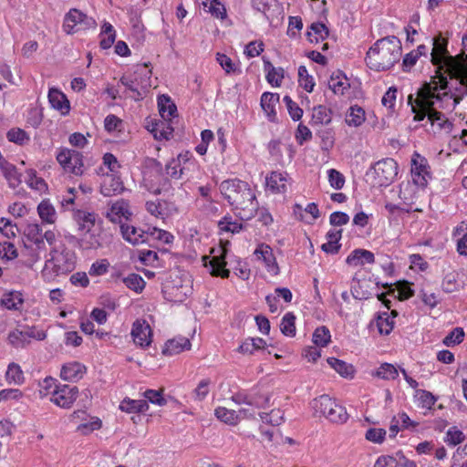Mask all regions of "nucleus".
Masks as SVG:
<instances>
[{
    "instance_id": "ddd939ff",
    "label": "nucleus",
    "mask_w": 467,
    "mask_h": 467,
    "mask_svg": "<svg viewBox=\"0 0 467 467\" xmlns=\"http://www.w3.org/2000/svg\"><path fill=\"white\" fill-rule=\"evenodd\" d=\"M429 169L427 160L418 152H414L411 159V175L415 184L420 187L426 186L428 178L431 177Z\"/></svg>"
},
{
    "instance_id": "e433bc0d",
    "label": "nucleus",
    "mask_w": 467,
    "mask_h": 467,
    "mask_svg": "<svg viewBox=\"0 0 467 467\" xmlns=\"http://www.w3.org/2000/svg\"><path fill=\"white\" fill-rule=\"evenodd\" d=\"M231 400L236 404H247L256 408H264L269 403V398L265 397L264 401L255 400L252 396L244 392H237L232 396Z\"/></svg>"
},
{
    "instance_id": "774afa93",
    "label": "nucleus",
    "mask_w": 467,
    "mask_h": 467,
    "mask_svg": "<svg viewBox=\"0 0 467 467\" xmlns=\"http://www.w3.org/2000/svg\"><path fill=\"white\" fill-rule=\"evenodd\" d=\"M366 439L369 441L375 442V443H381L383 442L385 436H386V431L384 429H376V428H370L366 432Z\"/></svg>"
},
{
    "instance_id": "c85d7f7f",
    "label": "nucleus",
    "mask_w": 467,
    "mask_h": 467,
    "mask_svg": "<svg viewBox=\"0 0 467 467\" xmlns=\"http://www.w3.org/2000/svg\"><path fill=\"white\" fill-rule=\"evenodd\" d=\"M37 213L43 223L53 224L57 219L55 207L49 200H43L37 206Z\"/></svg>"
},
{
    "instance_id": "f8f14e48",
    "label": "nucleus",
    "mask_w": 467,
    "mask_h": 467,
    "mask_svg": "<svg viewBox=\"0 0 467 467\" xmlns=\"http://www.w3.org/2000/svg\"><path fill=\"white\" fill-rule=\"evenodd\" d=\"M78 394L77 387L61 385L53 390L50 400L60 408L68 409L77 400Z\"/></svg>"
},
{
    "instance_id": "de8ad7c7",
    "label": "nucleus",
    "mask_w": 467,
    "mask_h": 467,
    "mask_svg": "<svg viewBox=\"0 0 467 467\" xmlns=\"http://www.w3.org/2000/svg\"><path fill=\"white\" fill-rule=\"evenodd\" d=\"M265 68L267 70V81L273 86H280L283 78L282 68H275L270 62H265Z\"/></svg>"
},
{
    "instance_id": "7ed1b4c3",
    "label": "nucleus",
    "mask_w": 467,
    "mask_h": 467,
    "mask_svg": "<svg viewBox=\"0 0 467 467\" xmlns=\"http://www.w3.org/2000/svg\"><path fill=\"white\" fill-rule=\"evenodd\" d=\"M96 218V213L84 210H77L73 213V221L77 228V243L83 250H97L109 247L112 244V234L97 226Z\"/></svg>"
},
{
    "instance_id": "6e6552de",
    "label": "nucleus",
    "mask_w": 467,
    "mask_h": 467,
    "mask_svg": "<svg viewBox=\"0 0 467 467\" xmlns=\"http://www.w3.org/2000/svg\"><path fill=\"white\" fill-rule=\"evenodd\" d=\"M372 170L374 186H388L398 175V164L392 158L379 161L374 164Z\"/></svg>"
},
{
    "instance_id": "39448f33",
    "label": "nucleus",
    "mask_w": 467,
    "mask_h": 467,
    "mask_svg": "<svg viewBox=\"0 0 467 467\" xmlns=\"http://www.w3.org/2000/svg\"><path fill=\"white\" fill-rule=\"evenodd\" d=\"M401 57L400 40L389 36L377 40L367 52L366 64L375 71H384L391 68Z\"/></svg>"
},
{
    "instance_id": "72a5a7b5",
    "label": "nucleus",
    "mask_w": 467,
    "mask_h": 467,
    "mask_svg": "<svg viewBox=\"0 0 467 467\" xmlns=\"http://www.w3.org/2000/svg\"><path fill=\"white\" fill-rule=\"evenodd\" d=\"M329 35L328 28L323 23H313L310 26V30L307 32V39L311 43H318L325 40Z\"/></svg>"
},
{
    "instance_id": "c756f323",
    "label": "nucleus",
    "mask_w": 467,
    "mask_h": 467,
    "mask_svg": "<svg viewBox=\"0 0 467 467\" xmlns=\"http://www.w3.org/2000/svg\"><path fill=\"white\" fill-rule=\"evenodd\" d=\"M25 234L29 241L33 242L36 245L37 250H45L43 233L40 224L36 223H28L25 229Z\"/></svg>"
},
{
    "instance_id": "ea45409f",
    "label": "nucleus",
    "mask_w": 467,
    "mask_h": 467,
    "mask_svg": "<svg viewBox=\"0 0 467 467\" xmlns=\"http://www.w3.org/2000/svg\"><path fill=\"white\" fill-rule=\"evenodd\" d=\"M26 184L33 190L43 192L47 189V185L46 182L36 176V171L35 170L29 169L26 171Z\"/></svg>"
},
{
    "instance_id": "c03bdc74",
    "label": "nucleus",
    "mask_w": 467,
    "mask_h": 467,
    "mask_svg": "<svg viewBox=\"0 0 467 467\" xmlns=\"http://www.w3.org/2000/svg\"><path fill=\"white\" fill-rule=\"evenodd\" d=\"M296 317L293 313H286L281 321L280 330L286 337H294L296 335Z\"/></svg>"
},
{
    "instance_id": "393cba45",
    "label": "nucleus",
    "mask_w": 467,
    "mask_h": 467,
    "mask_svg": "<svg viewBox=\"0 0 467 467\" xmlns=\"http://www.w3.org/2000/svg\"><path fill=\"white\" fill-rule=\"evenodd\" d=\"M332 120V111L323 105L313 108L310 124L312 127L328 125Z\"/></svg>"
},
{
    "instance_id": "20e7f679",
    "label": "nucleus",
    "mask_w": 467,
    "mask_h": 467,
    "mask_svg": "<svg viewBox=\"0 0 467 467\" xmlns=\"http://www.w3.org/2000/svg\"><path fill=\"white\" fill-rule=\"evenodd\" d=\"M219 189L223 198L237 212L242 220H248L254 216L258 202L249 183L238 179L225 180L221 182Z\"/></svg>"
},
{
    "instance_id": "09e8293b",
    "label": "nucleus",
    "mask_w": 467,
    "mask_h": 467,
    "mask_svg": "<svg viewBox=\"0 0 467 467\" xmlns=\"http://www.w3.org/2000/svg\"><path fill=\"white\" fill-rule=\"evenodd\" d=\"M330 332L326 327H317L313 333V342L317 347H326L330 341Z\"/></svg>"
},
{
    "instance_id": "5701e85b",
    "label": "nucleus",
    "mask_w": 467,
    "mask_h": 467,
    "mask_svg": "<svg viewBox=\"0 0 467 467\" xmlns=\"http://www.w3.org/2000/svg\"><path fill=\"white\" fill-rule=\"evenodd\" d=\"M130 214L128 202L124 200H119L110 206L107 213V217L112 223H119L121 224V219H128Z\"/></svg>"
},
{
    "instance_id": "7c9ffc66",
    "label": "nucleus",
    "mask_w": 467,
    "mask_h": 467,
    "mask_svg": "<svg viewBox=\"0 0 467 467\" xmlns=\"http://www.w3.org/2000/svg\"><path fill=\"white\" fill-rule=\"evenodd\" d=\"M159 112L164 120H170L176 113L177 108L171 98L161 95L158 98Z\"/></svg>"
},
{
    "instance_id": "79ce46f5",
    "label": "nucleus",
    "mask_w": 467,
    "mask_h": 467,
    "mask_svg": "<svg viewBox=\"0 0 467 467\" xmlns=\"http://www.w3.org/2000/svg\"><path fill=\"white\" fill-rule=\"evenodd\" d=\"M5 379L8 383L21 385L24 382V374L19 365L10 363L8 365Z\"/></svg>"
},
{
    "instance_id": "0e129e2a",
    "label": "nucleus",
    "mask_w": 467,
    "mask_h": 467,
    "mask_svg": "<svg viewBox=\"0 0 467 467\" xmlns=\"http://www.w3.org/2000/svg\"><path fill=\"white\" fill-rule=\"evenodd\" d=\"M328 182L332 188L340 190L345 184V178L338 171L330 169L328 171Z\"/></svg>"
},
{
    "instance_id": "f704fd0d",
    "label": "nucleus",
    "mask_w": 467,
    "mask_h": 467,
    "mask_svg": "<svg viewBox=\"0 0 467 467\" xmlns=\"http://www.w3.org/2000/svg\"><path fill=\"white\" fill-rule=\"evenodd\" d=\"M119 409L129 413L144 412L149 410V405L145 400L124 399L119 405Z\"/></svg>"
},
{
    "instance_id": "37998d69",
    "label": "nucleus",
    "mask_w": 467,
    "mask_h": 467,
    "mask_svg": "<svg viewBox=\"0 0 467 467\" xmlns=\"http://www.w3.org/2000/svg\"><path fill=\"white\" fill-rule=\"evenodd\" d=\"M253 6L259 12L263 13L266 18L274 14L277 7L276 0H252Z\"/></svg>"
},
{
    "instance_id": "bb28decb",
    "label": "nucleus",
    "mask_w": 467,
    "mask_h": 467,
    "mask_svg": "<svg viewBox=\"0 0 467 467\" xmlns=\"http://www.w3.org/2000/svg\"><path fill=\"white\" fill-rule=\"evenodd\" d=\"M1 170L9 187L15 189L22 182L21 173L18 172L15 165L5 161L1 162Z\"/></svg>"
},
{
    "instance_id": "4d7b16f0",
    "label": "nucleus",
    "mask_w": 467,
    "mask_h": 467,
    "mask_svg": "<svg viewBox=\"0 0 467 467\" xmlns=\"http://www.w3.org/2000/svg\"><path fill=\"white\" fill-rule=\"evenodd\" d=\"M285 102L288 113L293 120L297 121L302 118L303 109L298 107V105L292 100L289 96H285L283 99Z\"/></svg>"
},
{
    "instance_id": "052dcab7",
    "label": "nucleus",
    "mask_w": 467,
    "mask_h": 467,
    "mask_svg": "<svg viewBox=\"0 0 467 467\" xmlns=\"http://www.w3.org/2000/svg\"><path fill=\"white\" fill-rule=\"evenodd\" d=\"M6 137L9 141L18 143L20 145H23L29 140V137L27 136L26 132L21 129L10 130L7 132Z\"/></svg>"
},
{
    "instance_id": "8fccbe9b",
    "label": "nucleus",
    "mask_w": 467,
    "mask_h": 467,
    "mask_svg": "<svg viewBox=\"0 0 467 467\" xmlns=\"http://www.w3.org/2000/svg\"><path fill=\"white\" fill-rule=\"evenodd\" d=\"M298 81L300 86L307 92H312L315 82L313 78L308 74L307 69L305 66L298 67Z\"/></svg>"
},
{
    "instance_id": "c9c22d12",
    "label": "nucleus",
    "mask_w": 467,
    "mask_h": 467,
    "mask_svg": "<svg viewBox=\"0 0 467 467\" xmlns=\"http://www.w3.org/2000/svg\"><path fill=\"white\" fill-rule=\"evenodd\" d=\"M365 110L358 106H352L349 108L346 114V123L351 127H358L365 121Z\"/></svg>"
},
{
    "instance_id": "1a4fd4ad",
    "label": "nucleus",
    "mask_w": 467,
    "mask_h": 467,
    "mask_svg": "<svg viewBox=\"0 0 467 467\" xmlns=\"http://www.w3.org/2000/svg\"><path fill=\"white\" fill-rule=\"evenodd\" d=\"M97 23L94 18L88 16L78 9H70L65 16L63 28L68 34H74L79 30L95 28Z\"/></svg>"
},
{
    "instance_id": "bf43d9fd",
    "label": "nucleus",
    "mask_w": 467,
    "mask_h": 467,
    "mask_svg": "<svg viewBox=\"0 0 467 467\" xmlns=\"http://www.w3.org/2000/svg\"><path fill=\"white\" fill-rule=\"evenodd\" d=\"M211 384H212V381L210 379H202L193 390L194 398L197 400H203L207 397V395L210 391Z\"/></svg>"
},
{
    "instance_id": "f3484780",
    "label": "nucleus",
    "mask_w": 467,
    "mask_h": 467,
    "mask_svg": "<svg viewBox=\"0 0 467 467\" xmlns=\"http://www.w3.org/2000/svg\"><path fill=\"white\" fill-rule=\"evenodd\" d=\"M254 255L258 260H263L269 272L275 275L278 273V265L269 245L265 244L258 245L254 251Z\"/></svg>"
},
{
    "instance_id": "5fc2aeb1",
    "label": "nucleus",
    "mask_w": 467,
    "mask_h": 467,
    "mask_svg": "<svg viewBox=\"0 0 467 467\" xmlns=\"http://www.w3.org/2000/svg\"><path fill=\"white\" fill-rule=\"evenodd\" d=\"M219 229L223 232H230L233 234L239 233L242 230V224L234 222L231 216H224L218 223Z\"/></svg>"
},
{
    "instance_id": "0eeeda50",
    "label": "nucleus",
    "mask_w": 467,
    "mask_h": 467,
    "mask_svg": "<svg viewBox=\"0 0 467 467\" xmlns=\"http://www.w3.org/2000/svg\"><path fill=\"white\" fill-rule=\"evenodd\" d=\"M311 407L316 415H322L332 422L343 423L348 418L346 409L327 395L313 400Z\"/></svg>"
},
{
    "instance_id": "dca6fc26",
    "label": "nucleus",
    "mask_w": 467,
    "mask_h": 467,
    "mask_svg": "<svg viewBox=\"0 0 467 467\" xmlns=\"http://www.w3.org/2000/svg\"><path fill=\"white\" fill-rule=\"evenodd\" d=\"M120 232L123 238L133 245L144 244L148 240V232L126 223L120 224Z\"/></svg>"
},
{
    "instance_id": "a19ab883",
    "label": "nucleus",
    "mask_w": 467,
    "mask_h": 467,
    "mask_svg": "<svg viewBox=\"0 0 467 467\" xmlns=\"http://www.w3.org/2000/svg\"><path fill=\"white\" fill-rule=\"evenodd\" d=\"M202 5L215 18L224 19L226 17V9L220 0H205Z\"/></svg>"
},
{
    "instance_id": "a18cd8bd",
    "label": "nucleus",
    "mask_w": 467,
    "mask_h": 467,
    "mask_svg": "<svg viewBox=\"0 0 467 467\" xmlns=\"http://www.w3.org/2000/svg\"><path fill=\"white\" fill-rule=\"evenodd\" d=\"M150 132L153 134L156 140H169L172 135L173 129L170 126V124H167L164 121H161L153 125Z\"/></svg>"
},
{
    "instance_id": "2f4dec72",
    "label": "nucleus",
    "mask_w": 467,
    "mask_h": 467,
    "mask_svg": "<svg viewBox=\"0 0 467 467\" xmlns=\"http://www.w3.org/2000/svg\"><path fill=\"white\" fill-rule=\"evenodd\" d=\"M328 87L335 94L342 95L344 90L349 88V83L346 76L342 72L337 71L331 75Z\"/></svg>"
},
{
    "instance_id": "4c0bfd02",
    "label": "nucleus",
    "mask_w": 467,
    "mask_h": 467,
    "mask_svg": "<svg viewBox=\"0 0 467 467\" xmlns=\"http://www.w3.org/2000/svg\"><path fill=\"white\" fill-rule=\"evenodd\" d=\"M327 363L342 377L352 378L354 376L355 369L353 366L343 360L336 358H328Z\"/></svg>"
},
{
    "instance_id": "58836bf2",
    "label": "nucleus",
    "mask_w": 467,
    "mask_h": 467,
    "mask_svg": "<svg viewBox=\"0 0 467 467\" xmlns=\"http://www.w3.org/2000/svg\"><path fill=\"white\" fill-rule=\"evenodd\" d=\"M372 376L384 380H393L399 376V371L394 365L383 363L376 371L372 372Z\"/></svg>"
},
{
    "instance_id": "aec40b11",
    "label": "nucleus",
    "mask_w": 467,
    "mask_h": 467,
    "mask_svg": "<svg viewBox=\"0 0 467 467\" xmlns=\"http://www.w3.org/2000/svg\"><path fill=\"white\" fill-rule=\"evenodd\" d=\"M86 368L78 362L65 364L61 368L60 377L66 381H78L85 374Z\"/></svg>"
},
{
    "instance_id": "6e6d98bb",
    "label": "nucleus",
    "mask_w": 467,
    "mask_h": 467,
    "mask_svg": "<svg viewBox=\"0 0 467 467\" xmlns=\"http://www.w3.org/2000/svg\"><path fill=\"white\" fill-rule=\"evenodd\" d=\"M464 434L456 427L450 428L446 432L445 442L451 446H456L464 441Z\"/></svg>"
},
{
    "instance_id": "9d476101",
    "label": "nucleus",
    "mask_w": 467,
    "mask_h": 467,
    "mask_svg": "<svg viewBox=\"0 0 467 467\" xmlns=\"http://www.w3.org/2000/svg\"><path fill=\"white\" fill-rule=\"evenodd\" d=\"M49 265L57 275H67L75 269V254L68 250L58 252L54 249L51 251V258L46 263V267Z\"/></svg>"
},
{
    "instance_id": "680f3d73",
    "label": "nucleus",
    "mask_w": 467,
    "mask_h": 467,
    "mask_svg": "<svg viewBox=\"0 0 467 467\" xmlns=\"http://www.w3.org/2000/svg\"><path fill=\"white\" fill-rule=\"evenodd\" d=\"M457 275L455 273L447 274L442 280V289L446 293H452L459 289Z\"/></svg>"
},
{
    "instance_id": "f257e3e1",
    "label": "nucleus",
    "mask_w": 467,
    "mask_h": 467,
    "mask_svg": "<svg viewBox=\"0 0 467 467\" xmlns=\"http://www.w3.org/2000/svg\"><path fill=\"white\" fill-rule=\"evenodd\" d=\"M431 53V62L438 66V76L432 78L430 83L440 85V88H449L456 96L454 105L467 95V55H449L448 41L441 35L434 37Z\"/></svg>"
},
{
    "instance_id": "cd10ccee",
    "label": "nucleus",
    "mask_w": 467,
    "mask_h": 467,
    "mask_svg": "<svg viewBox=\"0 0 467 467\" xmlns=\"http://www.w3.org/2000/svg\"><path fill=\"white\" fill-rule=\"evenodd\" d=\"M287 174L285 172L273 171L266 177V185L273 192H285Z\"/></svg>"
},
{
    "instance_id": "6ab92c4d",
    "label": "nucleus",
    "mask_w": 467,
    "mask_h": 467,
    "mask_svg": "<svg viewBox=\"0 0 467 467\" xmlns=\"http://www.w3.org/2000/svg\"><path fill=\"white\" fill-rule=\"evenodd\" d=\"M214 414L218 420L229 425H236L241 420V415H244V417H248L247 410L244 409L240 410L239 412H236L234 410H229L224 407L216 408Z\"/></svg>"
},
{
    "instance_id": "3c124183",
    "label": "nucleus",
    "mask_w": 467,
    "mask_h": 467,
    "mask_svg": "<svg viewBox=\"0 0 467 467\" xmlns=\"http://www.w3.org/2000/svg\"><path fill=\"white\" fill-rule=\"evenodd\" d=\"M260 418L263 422L271 424L273 426L280 425L284 420V413L281 410H273L270 413H260Z\"/></svg>"
},
{
    "instance_id": "49530a36",
    "label": "nucleus",
    "mask_w": 467,
    "mask_h": 467,
    "mask_svg": "<svg viewBox=\"0 0 467 467\" xmlns=\"http://www.w3.org/2000/svg\"><path fill=\"white\" fill-rule=\"evenodd\" d=\"M123 283L128 288L137 293H140L146 284L144 279L137 274H130L127 277L123 278Z\"/></svg>"
},
{
    "instance_id": "4468645a",
    "label": "nucleus",
    "mask_w": 467,
    "mask_h": 467,
    "mask_svg": "<svg viewBox=\"0 0 467 467\" xmlns=\"http://www.w3.org/2000/svg\"><path fill=\"white\" fill-rule=\"evenodd\" d=\"M220 254L213 256L211 259L208 256H203L204 265L210 268V274L213 276H221L227 278L230 275V271L225 268L226 266V249L225 247H220Z\"/></svg>"
},
{
    "instance_id": "2eb2a0df",
    "label": "nucleus",
    "mask_w": 467,
    "mask_h": 467,
    "mask_svg": "<svg viewBox=\"0 0 467 467\" xmlns=\"http://www.w3.org/2000/svg\"><path fill=\"white\" fill-rule=\"evenodd\" d=\"M131 336L135 344L141 348L149 347L152 341L151 328L145 320L138 319L133 323Z\"/></svg>"
},
{
    "instance_id": "13d9d810",
    "label": "nucleus",
    "mask_w": 467,
    "mask_h": 467,
    "mask_svg": "<svg viewBox=\"0 0 467 467\" xmlns=\"http://www.w3.org/2000/svg\"><path fill=\"white\" fill-rule=\"evenodd\" d=\"M377 327L381 335H389L393 329V321L387 313H384L378 317Z\"/></svg>"
},
{
    "instance_id": "69168bd1",
    "label": "nucleus",
    "mask_w": 467,
    "mask_h": 467,
    "mask_svg": "<svg viewBox=\"0 0 467 467\" xmlns=\"http://www.w3.org/2000/svg\"><path fill=\"white\" fill-rule=\"evenodd\" d=\"M0 257L12 260L17 257V251L15 245L10 242L0 243Z\"/></svg>"
},
{
    "instance_id": "a878e982",
    "label": "nucleus",
    "mask_w": 467,
    "mask_h": 467,
    "mask_svg": "<svg viewBox=\"0 0 467 467\" xmlns=\"http://www.w3.org/2000/svg\"><path fill=\"white\" fill-rule=\"evenodd\" d=\"M191 348V342L187 337H178L166 342L162 350L164 355H176Z\"/></svg>"
},
{
    "instance_id": "e2e57ef3",
    "label": "nucleus",
    "mask_w": 467,
    "mask_h": 467,
    "mask_svg": "<svg viewBox=\"0 0 467 467\" xmlns=\"http://www.w3.org/2000/svg\"><path fill=\"white\" fill-rule=\"evenodd\" d=\"M144 398L151 402L152 404H156L159 406L166 405L167 401L162 396V390H155V389H147L143 393Z\"/></svg>"
},
{
    "instance_id": "423d86ee",
    "label": "nucleus",
    "mask_w": 467,
    "mask_h": 467,
    "mask_svg": "<svg viewBox=\"0 0 467 467\" xmlns=\"http://www.w3.org/2000/svg\"><path fill=\"white\" fill-rule=\"evenodd\" d=\"M151 70L147 64L138 65L130 74H124L119 83L130 92V97L134 100H140L151 87Z\"/></svg>"
},
{
    "instance_id": "338daca9",
    "label": "nucleus",
    "mask_w": 467,
    "mask_h": 467,
    "mask_svg": "<svg viewBox=\"0 0 467 467\" xmlns=\"http://www.w3.org/2000/svg\"><path fill=\"white\" fill-rule=\"evenodd\" d=\"M109 264L106 259L96 261L89 268L88 274L93 276L105 275L108 272Z\"/></svg>"
},
{
    "instance_id": "603ef678",
    "label": "nucleus",
    "mask_w": 467,
    "mask_h": 467,
    "mask_svg": "<svg viewBox=\"0 0 467 467\" xmlns=\"http://www.w3.org/2000/svg\"><path fill=\"white\" fill-rule=\"evenodd\" d=\"M463 337V329L462 327H455L443 338L442 343L447 347L455 346L462 342Z\"/></svg>"
},
{
    "instance_id": "412c9836",
    "label": "nucleus",
    "mask_w": 467,
    "mask_h": 467,
    "mask_svg": "<svg viewBox=\"0 0 467 467\" xmlns=\"http://www.w3.org/2000/svg\"><path fill=\"white\" fill-rule=\"evenodd\" d=\"M124 190L123 182L119 177L113 174L106 175L101 184L100 192L105 196L121 193Z\"/></svg>"
},
{
    "instance_id": "f03ea898",
    "label": "nucleus",
    "mask_w": 467,
    "mask_h": 467,
    "mask_svg": "<svg viewBox=\"0 0 467 467\" xmlns=\"http://www.w3.org/2000/svg\"><path fill=\"white\" fill-rule=\"evenodd\" d=\"M455 97L449 88H440V85L435 83H425L418 91L416 103L419 109L412 106L414 120L420 121L427 117V122L431 124L434 133L441 130L450 132L452 124L442 113L434 109L433 106L439 104V108L453 109L457 105H454Z\"/></svg>"
},
{
    "instance_id": "b1692460",
    "label": "nucleus",
    "mask_w": 467,
    "mask_h": 467,
    "mask_svg": "<svg viewBox=\"0 0 467 467\" xmlns=\"http://www.w3.org/2000/svg\"><path fill=\"white\" fill-rule=\"evenodd\" d=\"M278 101L279 95L275 93L265 92L261 97V107L270 121L275 120V106Z\"/></svg>"
},
{
    "instance_id": "9b49d317",
    "label": "nucleus",
    "mask_w": 467,
    "mask_h": 467,
    "mask_svg": "<svg viewBox=\"0 0 467 467\" xmlns=\"http://www.w3.org/2000/svg\"><path fill=\"white\" fill-rule=\"evenodd\" d=\"M58 163L65 171L77 176L82 175L85 171L82 153L69 149H61L57 155Z\"/></svg>"
},
{
    "instance_id": "864d4df0",
    "label": "nucleus",
    "mask_w": 467,
    "mask_h": 467,
    "mask_svg": "<svg viewBox=\"0 0 467 467\" xmlns=\"http://www.w3.org/2000/svg\"><path fill=\"white\" fill-rule=\"evenodd\" d=\"M7 340L9 344H11L15 348H23L29 343V340H26L25 333H23V330L19 329H15L9 332Z\"/></svg>"
},
{
    "instance_id": "473e14b6",
    "label": "nucleus",
    "mask_w": 467,
    "mask_h": 467,
    "mask_svg": "<svg viewBox=\"0 0 467 467\" xmlns=\"http://www.w3.org/2000/svg\"><path fill=\"white\" fill-rule=\"evenodd\" d=\"M24 303L23 295L18 291H11L3 296L1 304L9 310H19Z\"/></svg>"
},
{
    "instance_id": "4be33fe9",
    "label": "nucleus",
    "mask_w": 467,
    "mask_h": 467,
    "mask_svg": "<svg viewBox=\"0 0 467 467\" xmlns=\"http://www.w3.org/2000/svg\"><path fill=\"white\" fill-rule=\"evenodd\" d=\"M48 101L53 109L61 111L63 115L69 112V101L57 88H52L49 89Z\"/></svg>"
},
{
    "instance_id": "a211bd4d",
    "label": "nucleus",
    "mask_w": 467,
    "mask_h": 467,
    "mask_svg": "<svg viewBox=\"0 0 467 467\" xmlns=\"http://www.w3.org/2000/svg\"><path fill=\"white\" fill-rule=\"evenodd\" d=\"M374 262V254L365 249H355L346 259V263L353 267L361 266L365 264H373Z\"/></svg>"
}]
</instances>
